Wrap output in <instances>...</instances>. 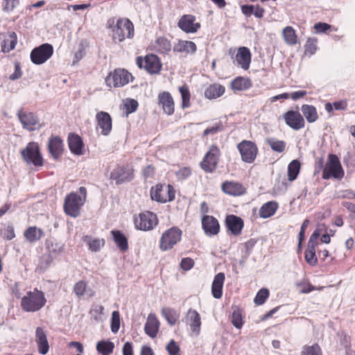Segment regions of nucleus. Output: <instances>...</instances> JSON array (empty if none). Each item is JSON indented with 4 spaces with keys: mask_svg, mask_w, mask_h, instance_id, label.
Returning a JSON list of instances; mask_svg holds the SVG:
<instances>
[{
    "mask_svg": "<svg viewBox=\"0 0 355 355\" xmlns=\"http://www.w3.org/2000/svg\"><path fill=\"white\" fill-rule=\"evenodd\" d=\"M106 26L112 31V38L114 42H122L126 38L134 37L135 28L132 22L128 18H119L116 21L112 17L107 21Z\"/></svg>",
    "mask_w": 355,
    "mask_h": 355,
    "instance_id": "f257e3e1",
    "label": "nucleus"
},
{
    "mask_svg": "<svg viewBox=\"0 0 355 355\" xmlns=\"http://www.w3.org/2000/svg\"><path fill=\"white\" fill-rule=\"evenodd\" d=\"M79 192L81 196L78 195L77 193L71 192L64 198V211L67 215L73 218L80 216L81 207L86 201L87 189L85 187H80Z\"/></svg>",
    "mask_w": 355,
    "mask_h": 355,
    "instance_id": "f03ea898",
    "label": "nucleus"
},
{
    "mask_svg": "<svg viewBox=\"0 0 355 355\" xmlns=\"http://www.w3.org/2000/svg\"><path fill=\"white\" fill-rule=\"evenodd\" d=\"M46 303L43 291L35 288L33 291H28L21 298L20 306L25 312H37L42 309Z\"/></svg>",
    "mask_w": 355,
    "mask_h": 355,
    "instance_id": "7ed1b4c3",
    "label": "nucleus"
},
{
    "mask_svg": "<svg viewBox=\"0 0 355 355\" xmlns=\"http://www.w3.org/2000/svg\"><path fill=\"white\" fill-rule=\"evenodd\" d=\"M344 175L345 172L338 157L335 154H329L322 171V179L329 180L334 178L341 180Z\"/></svg>",
    "mask_w": 355,
    "mask_h": 355,
    "instance_id": "20e7f679",
    "label": "nucleus"
},
{
    "mask_svg": "<svg viewBox=\"0 0 355 355\" xmlns=\"http://www.w3.org/2000/svg\"><path fill=\"white\" fill-rule=\"evenodd\" d=\"M134 80L130 72L123 68H116L110 71L105 79V84L109 87H122Z\"/></svg>",
    "mask_w": 355,
    "mask_h": 355,
    "instance_id": "39448f33",
    "label": "nucleus"
},
{
    "mask_svg": "<svg viewBox=\"0 0 355 355\" xmlns=\"http://www.w3.org/2000/svg\"><path fill=\"white\" fill-rule=\"evenodd\" d=\"M136 64L139 69H144L151 75L159 73L162 67L159 58L153 53L147 54L144 57H137Z\"/></svg>",
    "mask_w": 355,
    "mask_h": 355,
    "instance_id": "423d86ee",
    "label": "nucleus"
},
{
    "mask_svg": "<svg viewBox=\"0 0 355 355\" xmlns=\"http://www.w3.org/2000/svg\"><path fill=\"white\" fill-rule=\"evenodd\" d=\"M150 194L153 200L166 203L175 200V190L171 184H168L164 187L162 184H157L151 187Z\"/></svg>",
    "mask_w": 355,
    "mask_h": 355,
    "instance_id": "0eeeda50",
    "label": "nucleus"
},
{
    "mask_svg": "<svg viewBox=\"0 0 355 355\" xmlns=\"http://www.w3.org/2000/svg\"><path fill=\"white\" fill-rule=\"evenodd\" d=\"M221 152L216 145L210 146L200 163V168L206 173H213L218 167Z\"/></svg>",
    "mask_w": 355,
    "mask_h": 355,
    "instance_id": "6e6552de",
    "label": "nucleus"
},
{
    "mask_svg": "<svg viewBox=\"0 0 355 355\" xmlns=\"http://www.w3.org/2000/svg\"><path fill=\"white\" fill-rule=\"evenodd\" d=\"M21 157L25 162L35 166H42L44 159L40 150L39 145L35 142H29L25 148L21 150Z\"/></svg>",
    "mask_w": 355,
    "mask_h": 355,
    "instance_id": "1a4fd4ad",
    "label": "nucleus"
},
{
    "mask_svg": "<svg viewBox=\"0 0 355 355\" xmlns=\"http://www.w3.org/2000/svg\"><path fill=\"white\" fill-rule=\"evenodd\" d=\"M182 230L177 227H172L166 230L159 240V248L162 251L172 249L182 238Z\"/></svg>",
    "mask_w": 355,
    "mask_h": 355,
    "instance_id": "9d476101",
    "label": "nucleus"
},
{
    "mask_svg": "<svg viewBox=\"0 0 355 355\" xmlns=\"http://www.w3.org/2000/svg\"><path fill=\"white\" fill-rule=\"evenodd\" d=\"M134 224L137 230L150 231L158 224V218L153 212L146 211L135 216Z\"/></svg>",
    "mask_w": 355,
    "mask_h": 355,
    "instance_id": "9b49d317",
    "label": "nucleus"
},
{
    "mask_svg": "<svg viewBox=\"0 0 355 355\" xmlns=\"http://www.w3.org/2000/svg\"><path fill=\"white\" fill-rule=\"evenodd\" d=\"M53 46L49 43H44L34 48L30 54L31 62L35 64H42L51 58L53 54Z\"/></svg>",
    "mask_w": 355,
    "mask_h": 355,
    "instance_id": "f8f14e48",
    "label": "nucleus"
},
{
    "mask_svg": "<svg viewBox=\"0 0 355 355\" xmlns=\"http://www.w3.org/2000/svg\"><path fill=\"white\" fill-rule=\"evenodd\" d=\"M243 162L252 164L256 159L259 150L256 144L250 140H243L236 146Z\"/></svg>",
    "mask_w": 355,
    "mask_h": 355,
    "instance_id": "ddd939ff",
    "label": "nucleus"
},
{
    "mask_svg": "<svg viewBox=\"0 0 355 355\" xmlns=\"http://www.w3.org/2000/svg\"><path fill=\"white\" fill-rule=\"evenodd\" d=\"M134 178V169L132 166H116L110 173V179L114 180L116 184L130 181Z\"/></svg>",
    "mask_w": 355,
    "mask_h": 355,
    "instance_id": "4468645a",
    "label": "nucleus"
},
{
    "mask_svg": "<svg viewBox=\"0 0 355 355\" xmlns=\"http://www.w3.org/2000/svg\"><path fill=\"white\" fill-rule=\"evenodd\" d=\"M157 105L163 113L171 116L175 112V101L169 92H161L157 95Z\"/></svg>",
    "mask_w": 355,
    "mask_h": 355,
    "instance_id": "2eb2a0df",
    "label": "nucleus"
},
{
    "mask_svg": "<svg viewBox=\"0 0 355 355\" xmlns=\"http://www.w3.org/2000/svg\"><path fill=\"white\" fill-rule=\"evenodd\" d=\"M282 119L286 124L295 130L302 129L305 126L304 119L298 110H288L283 114Z\"/></svg>",
    "mask_w": 355,
    "mask_h": 355,
    "instance_id": "dca6fc26",
    "label": "nucleus"
},
{
    "mask_svg": "<svg viewBox=\"0 0 355 355\" xmlns=\"http://www.w3.org/2000/svg\"><path fill=\"white\" fill-rule=\"evenodd\" d=\"M178 26L186 33H195L200 28L201 24L196 21V16L188 14L180 18Z\"/></svg>",
    "mask_w": 355,
    "mask_h": 355,
    "instance_id": "f3484780",
    "label": "nucleus"
},
{
    "mask_svg": "<svg viewBox=\"0 0 355 355\" xmlns=\"http://www.w3.org/2000/svg\"><path fill=\"white\" fill-rule=\"evenodd\" d=\"M319 233L314 232L308 242L307 248L305 251L304 258L306 263L311 266H315L318 264V258L315 254V248L318 245L317 239Z\"/></svg>",
    "mask_w": 355,
    "mask_h": 355,
    "instance_id": "a211bd4d",
    "label": "nucleus"
},
{
    "mask_svg": "<svg viewBox=\"0 0 355 355\" xmlns=\"http://www.w3.org/2000/svg\"><path fill=\"white\" fill-rule=\"evenodd\" d=\"M201 223L202 228L207 236H213L219 233L220 224L214 216L205 215L202 218Z\"/></svg>",
    "mask_w": 355,
    "mask_h": 355,
    "instance_id": "6ab92c4d",
    "label": "nucleus"
},
{
    "mask_svg": "<svg viewBox=\"0 0 355 355\" xmlns=\"http://www.w3.org/2000/svg\"><path fill=\"white\" fill-rule=\"evenodd\" d=\"M221 190L227 195L241 196L246 193L245 187L240 182L234 180H226L221 184Z\"/></svg>",
    "mask_w": 355,
    "mask_h": 355,
    "instance_id": "aec40b11",
    "label": "nucleus"
},
{
    "mask_svg": "<svg viewBox=\"0 0 355 355\" xmlns=\"http://www.w3.org/2000/svg\"><path fill=\"white\" fill-rule=\"evenodd\" d=\"M96 119L97 125L101 129V135H109L112 130V120L110 114L101 111L96 114Z\"/></svg>",
    "mask_w": 355,
    "mask_h": 355,
    "instance_id": "412c9836",
    "label": "nucleus"
},
{
    "mask_svg": "<svg viewBox=\"0 0 355 355\" xmlns=\"http://www.w3.org/2000/svg\"><path fill=\"white\" fill-rule=\"evenodd\" d=\"M48 150L54 159H59L64 152V144L59 136L51 135L49 139Z\"/></svg>",
    "mask_w": 355,
    "mask_h": 355,
    "instance_id": "4be33fe9",
    "label": "nucleus"
},
{
    "mask_svg": "<svg viewBox=\"0 0 355 355\" xmlns=\"http://www.w3.org/2000/svg\"><path fill=\"white\" fill-rule=\"evenodd\" d=\"M225 225L231 234L234 236H239L241 234L244 227L243 219L237 216L231 214L227 215L225 218Z\"/></svg>",
    "mask_w": 355,
    "mask_h": 355,
    "instance_id": "5701e85b",
    "label": "nucleus"
},
{
    "mask_svg": "<svg viewBox=\"0 0 355 355\" xmlns=\"http://www.w3.org/2000/svg\"><path fill=\"white\" fill-rule=\"evenodd\" d=\"M17 42V37L15 32L0 33V45L2 52H10L15 49Z\"/></svg>",
    "mask_w": 355,
    "mask_h": 355,
    "instance_id": "b1692460",
    "label": "nucleus"
},
{
    "mask_svg": "<svg viewBox=\"0 0 355 355\" xmlns=\"http://www.w3.org/2000/svg\"><path fill=\"white\" fill-rule=\"evenodd\" d=\"M35 342L40 354L45 355L49 352V345L46 331L42 327H37L35 329Z\"/></svg>",
    "mask_w": 355,
    "mask_h": 355,
    "instance_id": "393cba45",
    "label": "nucleus"
},
{
    "mask_svg": "<svg viewBox=\"0 0 355 355\" xmlns=\"http://www.w3.org/2000/svg\"><path fill=\"white\" fill-rule=\"evenodd\" d=\"M251 53L250 49L245 46L239 47L235 55L236 63L244 70L250 68L251 63Z\"/></svg>",
    "mask_w": 355,
    "mask_h": 355,
    "instance_id": "a878e982",
    "label": "nucleus"
},
{
    "mask_svg": "<svg viewBox=\"0 0 355 355\" xmlns=\"http://www.w3.org/2000/svg\"><path fill=\"white\" fill-rule=\"evenodd\" d=\"M159 328V322L155 313H150L148 315L144 326L145 333L152 338L157 336Z\"/></svg>",
    "mask_w": 355,
    "mask_h": 355,
    "instance_id": "bb28decb",
    "label": "nucleus"
},
{
    "mask_svg": "<svg viewBox=\"0 0 355 355\" xmlns=\"http://www.w3.org/2000/svg\"><path fill=\"white\" fill-rule=\"evenodd\" d=\"M67 140L69 148L72 153L78 155L83 154L84 144L79 135L75 133H69Z\"/></svg>",
    "mask_w": 355,
    "mask_h": 355,
    "instance_id": "cd10ccee",
    "label": "nucleus"
},
{
    "mask_svg": "<svg viewBox=\"0 0 355 355\" xmlns=\"http://www.w3.org/2000/svg\"><path fill=\"white\" fill-rule=\"evenodd\" d=\"M18 116L24 128L28 130H35V126L38 122L37 117L35 114L20 111L18 113Z\"/></svg>",
    "mask_w": 355,
    "mask_h": 355,
    "instance_id": "c85d7f7f",
    "label": "nucleus"
},
{
    "mask_svg": "<svg viewBox=\"0 0 355 355\" xmlns=\"http://www.w3.org/2000/svg\"><path fill=\"white\" fill-rule=\"evenodd\" d=\"M225 279V276L223 272H218L215 275L211 284V293L214 298H221Z\"/></svg>",
    "mask_w": 355,
    "mask_h": 355,
    "instance_id": "c756f323",
    "label": "nucleus"
},
{
    "mask_svg": "<svg viewBox=\"0 0 355 355\" xmlns=\"http://www.w3.org/2000/svg\"><path fill=\"white\" fill-rule=\"evenodd\" d=\"M197 51L196 44L192 41L179 40L173 46V51L175 53H184L186 54H193Z\"/></svg>",
    "mask_w": 355,
    "mask_h": 355,
    "instance_id": "7c9ffc66",
    "label": "nucleus"
},
{
    "mask_svg": "<svg viewBox=\"0 0 355 355\" xmlns=\"http://www.w3.org/2000/svg\"><path fill=\"white\" fill-rule=\"evenodd\" d=\"M187 317L191 331L196 335L199 334L201 326L200 314L196 310L189 309L187 312Z\"/></svg>",
    "mask_w": 355,
    "mask_h": 355,
    "instance_id": "2f4dec72",
    "label": "nucleus"
},
{
    "mask_svg": "<svg viewBox=\"0 0 355 355\" xmlns=\"http://www.w3.org/2000/svg\"><path fill=\"white\" fill-rule=\"evenodd\" d=\"M24 236L29 243H35L44 236V232L36 226H31L24 231Z\"/></svg>",
    "mask_w": 355,
    "mask_h": 355,
    "instance_id": "473e14b6",
    "label": "nucleus"
},
{
    "mask_svg": "<svg viewBox=\"0 0 355 355\" xmlns=\"http://www.w3.org/2000/svg\"><path fill=\"white\" fill-rule=\"evenodd\" d=\"M284 42L289 46H295L299 42L298 36L295 30L290 26L283 28L282 32Z\"/></svg>",
    "mask_w": 355,
    "mask_h": 355,
    "instance_id": "72a5a7b5",
    "label": "nucleus"
},
{
    "mask_svg": "<svg viewBox=\"0 0 355 355\" xmlns=\"http://www.w3.org/2000/svg\"><path fill=\"white\" fill-rule=\"evenodd\" d=\"M111 234L117 248L122 252H126L128 250V242L125 234L120 230H112Z\"/></svg>",
    "mask_w": 355,
    "mask_h": 355,
    "instance_id": "f704fd0d",
    "label": "nucleus"
},
{
    "mask_svg": "<svg viewBox=\"0 0 355 355\" xmlns=\"http://www.w3.org/2000/svg\"><path fill=\"white\" fill-rule=\"evenodd\" d=\"M225 91L223 85L214 83L209 85L205 91V96L208 99H214L221 96Z\"/></svg>",
    "mask_w": 355,
    "mask_h": 355,
    "instance_id": "c9c22d12",
    "label": "nucleus"
},
{
    "mask_svg": "<svg viewBox=\"0 0 355 355\" xmlns=\"http://www.w3.org/2000/svg\"><path fill=\"white\" fill-rule=\"evenodd\" d=\"M230 86L234 91H245L250 89L252 83L248 78L238 76L231 82Z\"/></svg>",
    "mask_w": 355,
    "mask_h": 355,
    "instance_id": "e433bc0d",
    "label": "nucleus"
},
{
    "mask_svg": "<svg viewBox=\"0 0 355 355\" xmlns=\"http://www.w3.org/2000/svg\"><path fill=\"white\" fill-rule=\"evenodd\" d=\"M301 110L303 117H305L308 123H312L318 120L319 115L315 106L304 104L302 105Z\"/></svg>",
    "mask_w": 355,
    "mask_h": 355,
    "instance_id": "4c0bfd02",
    "label": "nucleus"
},
{
    "mask_svg": "<svg viewBox=\"0 0 355 355\" xmlns=\"http://www.w3.org/2000/svg\"><path fill=\"white\" fill-rule=\"evenodd\" d=\"M82 240L85 243L89 250L92 252H98L105 245V241L104 239H93L91 236L85 235L83 236Z\"/></svg>",
    "mask_w": 355,
    "mask_h": 355,
    "instance_id": "58836bf2",
    "label": "nucleus"
},
{
    "mask_svg": "<svg viewBox=\"0 0 355 355\" xmlns=\"http://www.w3.org/2000/svg\"><path fill=\"white\" fill-rule=\"evenodd\" d=\"M278 209V204L275 201H270L264 203L259 209V216L267 218L273 216Z\"/></svg>",
    "mask_w": 355,
    "mask_h": 355,
    "instance_id": "ea45409f",
    "label": "nucleus"
},
{
    "mask_svg": "<svg viewBox=\"0 0 355 355\" xmlns=\"http://www.w3.org/2000/svg\"><path fill=\"white\" fill-rule=\"evenodd\" d=\"M114 343L108 340H100L96 343V350L101 355H110L114 350Z\"/></svg>",
    "mask_w": 355,
    "mask_h": 355,
    "instance_id": "a19ab883",
    "label": "nucleus"
},
{
    "mask_svg": "<svg viewBox=\"0 0 355 355\" xmlns=\"http://www.w3.org/2000/svg\"><path fill=\"white\" fill-rule=\"evenodd\" d=\"M300 162L297 159L291 161L288 166V180L293 182L297 179L300 171Z\"/></svg>",
    "mask_w": 355,
    "mask_h": 355,
    "instance_id": "79ce46f5",
    "label": "nucleus"
},
{
    "mask_svg": "<svg viewBox=\"0 0 355 355\" xmlns=\"http://www.w3.org/2000/svg\"><path fill=\"white\" fill-rule=\"evenodd\" d=\"M155 48L157 52L165 53L171 51V44L167 38L159 37L155 40Z\"/></svg>",
    "mask_w": 355,
    "mask_h": 355,
    "instance_id": "37998d69",
    "label": "nucleus"
},
{
    "mask_svg": "<svg viewBox=\"0 0 355 355\" xmlns=\"http://www.w3.org/2000/svg\"><path fill=\"white\" fill-rule=\"evenodd\" d=\"M178 90L182 98V107L183 109L188 108L191 106V93L188 85L179 87Z\"/></svg>",
    "mask_w": 355,
    "mask_h": 355,
    "instance_id": "c03bdc74",
    "label": "nucleus"
},
{
    "mask_svg": "<svg viewBox=\"0 0 355 355\" xmlns=\"http://www.w3.org/2000/svg\"><path fill=\"white\" fill-rule=\"evenodd\" d=\"M266 143L271 149L277 153H283L286 149V144L284 141L277 140L275 138H269L266 139Z\"/></svg>",
    "mask_w": 355,
    "mask_h": 355,
    "instance_id": "a18cd8bd",
    "label": "nucleus"
},
{
    "mask_svg": "<svg viewBox=\"0 0 355 355\" xmlns=\"http://www.w3.org/2000/svg\"><path fill=\"white\" fill-rule=\"evenodd\" d=\"M300 355H323L321 347L318 343L312 345H304L302 347Z\"/></svg>",
    "mask_w": 355,
    "mask_h": 355,
    "instance_id": "49530a36",
    "label": "nucleus"
},
{
    "mask_svg": "<svg viewBox=\"0 0 355 355\" xmlns=\"http://www.w3.org/2000/svg\"><path fill=\"white\" fill-rule=\"evenodd\" d=\"M162 313L171 325H174L179 318V314L175 310L168 307L163 308Z\"/></svg>",
    "mask_w": 355,
    "mask_h": 355,
    "instance_id": "de8ad7c7",
    "label": "nucleus"
},
{
    "mask_svg": "<svg viewBox=\"0 0 355 355\" xmlns=\"http://www.w3.org/2000/svg\"><path fill=\"white\" fill-rule=\"evenodd\" d=\"M87 288V282L84 280H80L74 284L73 287V292L77 297L80 298L85 294Z\"/></svg>",
    "mask_w": 355,
    "mask_h": 355,
    "instance_id": "09e8293b",
    "label": "nucleus"
},
{
    "mask_svg": "<svg viewBox=\"0 0 355 355\" xmlns=\"http://www.w3.org/2000/svg\"><path fill=\"white\" fill-rule=\"evenodd\" d=\"M317 42L316 38L309 37L304 45V54L309 56L313 55L317 51Z\"/></svg>",
    "mask_w": 355,
    "mask_h": 355,
    "instance_id": "8fccbe9b",
    "label": "nucleus"
},
{
    "mask_svg": "<svg viewBox=\"0 0 355 355\" xmlns=\"http://www.w3.org/2000/svg\"><path fill=\"white\" fill-rule=\"evenodd\" d=\"M123 106L126 114L128 115L137 110L139 103L135 99L127 98L123 103Z\"/></svg>",
    "mask_w": 355,
    "mask_h": 355,
    "instance_id": "3c124183",
    "label": "nucleus"
},
{
    "mask_svg": "<svg viewBox=\"0 0 355 355\" xmlns=\"http://www.w3.org/2000/svg\"><path fill=\"white\" fill-rule=\"evenodd\" d=\"M297 286L300 288V293H309L315 290H321L323 287L315 288L310 282L302 281L296 284Z\"/></svg>",
    "mask_w": 355,
    "mask_h": 355,
    "instance_id": "603ef678",
    "label": "nucleus"
},
{
    "mask_svg": "<svg viewBox=\"0 0 355 355\" xmlns=\"http://www.w3.org/2000/svg\"><path fill=\"white\" fill-rule=\"evenodd\" d=\"M1 235L5 240L10 241L13 239L15 237L14 226L11 224L6 225L1 230Z\"/></svg>",
    "mask_w": 355,
    "mask_h": 355,
    "instance_id": "864d4df0",
    "label": "nucleus"
},
{
    "mask_svg": "<svg viewBox=\"0 0 355 355\" xmlns=\"http://www.w3.org/2000/svg\"><path fill=\"white\" fill-rule=\"evenodd\" d=\"M232 323L237 329H241L243 324L242 313L239 309L234 310L232 313Z\"/></svg>",
    "mask_w": 355,
    "mask_h": 355,
    "instance_id": "5fc2aeb1",
    "label": "nucleus"
},
{
    "mask_svg": "<svg viewBox=\"0 0 355 355\" xmlns=\"http://www.w3.org/2000/svg\"><path fill=\"white\" fill-rule=\"evenodd\" d=\"M269 296V291L267 288L260 289L254 297V302L257 305L263 304Z\"/></svg>",
    "mask_w": 355,
    "mask_h": 355,
    "instance_id": "6e6d98bb",
    "label": "nucleus"
},
{
    "mask_svg": "<svg viewBox=\"0 0 355 355\" xmlns=\"http://www.w3.org/2000/svg\"><path fill=\"white\" fill-rule=\"evenodd\" d=\"M192 169L190 166H184L175 172V176L178 180L182 181L190 177Z\"/></svg>",
    "mask_w": 355,
    "mask_h": 355,
    "instance_id": "4d7b16f0",
    "label": "nucleus"
},
{
    "mask_svg": "<svg viewBox=\"0 0 355 355\" xmlns=\"http://www.w3.org/2000/svg\"><path fill=\"white\" fill-rule=\"evenodd\" d=\"M120 328V314L117 311H114L112 313L111 318V330L113 333H117Z\"/></svg>",
    "mask_w": 355,
    "mask_h": 355,
    "instance_id": "13d9d810",
    "label": "nucleus"
},
{
    "mask_svg": "<svg viewBox=\"0 0 355 355\" xmlns=\"http://www.w3.org/2000/svg\"><path fill=\"white\" fill-rule=\"evenodd\" d=\"M103 306L95 305L89 311V315L94 318V320L98 321L101 319V315L103 314Z\"/></svg>",
    "mask_w": 355,
    "mask_h": 355,
    "instance_id": "bf43d9fd",
    "label": "nucleus"
},
{
    "mask_svg": "<svg viewBox=\"0 0 355 355\" xmlns=\"http://www.w3.org/2000/svg\"><path fill=\"white\" fill-rule=\"evenodd\" d=\"M223 130V125L221 121L216 123L214 126L206 128L202 133L204 137L209 135H215Z\"/></svg>",
    "mask_w": 355,
    "mask_h": 355,
    "instance_id": "052dcab7",
    "label": "nucleus"
},
{
    "mask_svg": "<svg viewBox=\"0 0 355 355\" xmlns=\"http://www.w3.org/2000/svg\"><path fill=\"white\" fill-rule=\"evenodd\" d=\"M85 46L83 42H80L78 46V49L77 51L75 52L73 55V64H77L80 60L83 59V58L85 56Z\"/></svg>",
    "mask_w": 355,
    "mask_h": 355,
    "instance_id": "680f3d73",
    "label": "nucleus"
},
{
    "mask_svg": "<svg viewBox=\"0 0 355 355\" xmlns=\"http://www.w3.org/2000/svg\"><path fill=\"white\" fill-rule=\"evenodd\" d=\"M166 350L169 355H181L180 354V347L173 340H171L166 346Z\"/></svg>",
    "mask_w": 355,
    "mask_h": 355,
    "instance_id": "e2e57ef3",
    "label": "nucleus"
},
{
    "mask_svg": "<svg viewBox=\"0 0 355 355\" xmlns=\"http://www.w3.org/2000/svg\"><path fill=\"white\" fill-rule=\"evenodd\" d=\"M309 220L308 219H306L304 220L300 231L298 235V239H299V243H298V248L300 250L302 248V241L304 239V235H305V231L309 225Z\"/></svg>",
    "mask_w": 355,
    "mask_h": 355,
    "instance_id": "0e129e2a",
    "label": "nucleus"
},
{
    "mask_svg": "<svg viewBox=\"0 0 355 355\" xmlns=\"http://www.w3.org/2000/svg\"><path fill=\"white\" fill-rule=\"evenodd\" d=\"M194 260L190 257H185L181 260L180 267L182 270L187 271L194 266Z\"/></svg>",
    "mask_w": 355,
    "mask_h": 355,
    "instance_id": "69168bd1",
    "label": "nucleus"
},
{
    "mask_svg": "<svg viewBox=\"0 0 355 355\" xmlns=\"http://www.w3.org/2000/svg\"><path fill=\"white\" fill-rule=\"evenodd\" d=\"M19 3V0H4L3 10L6 12L12 10Z\"/></svg>",
    "mask_w": 355,
    "mask_h": 355,
    "instance_id": "338daca9",
    "label": "nucleus"
},
{
    "mask_svg": "<svg viewBox=\"0 0 355 355\" xmlns=\"http://www.w3.org/2000/svg\"><path fill=\"white\" fill-rule=\"evenodd\" d=\"M315 31L318 33H325L328 30H330L331 26L324 22H318L314 24L313 26Z\"/></svg>",
    "mask_w": 355,
    "mask_h": 355,
    "instance_id": "774afa93",
    "label": "nucleus"
}]
</instances>
